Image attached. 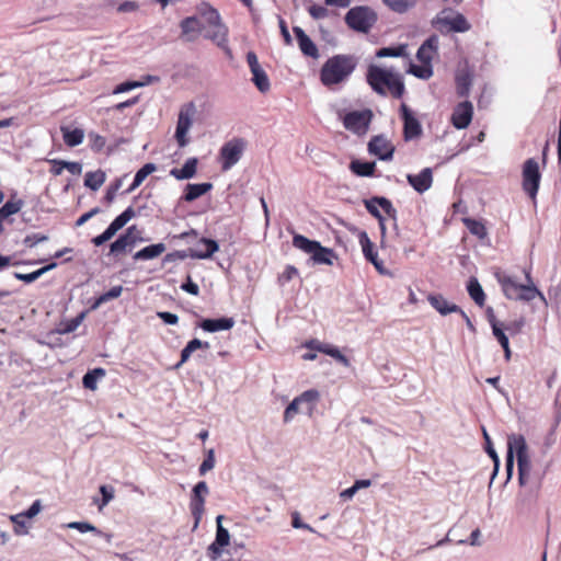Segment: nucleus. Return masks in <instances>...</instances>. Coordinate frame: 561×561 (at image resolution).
<instances>
[{"label":"nucleus","instance_id":"393cba45","mask_svg":"<svg viewBox=\"0 0 561 561\" xmlns=\"http://www.w3.org/2000/svg\"><path fill=\"white\" fill-rule=\"evenodd\" d=\"M18 194L14 192L11 194L10 199L7 201L1 207H0V222L11 215L18 214L22 207L24 206V201L21 198H16Z\"/></svg>","mask_w":561,"mask_h":561},{"label":"nucleus","instance_id":"39448f33","mask_svg":"<svg viewBox=\"0 0 561 561\" xmlns=\"http://www.w3.org/2000/svg\"><path fill=\"white\" fill-rule=\"evenodd\" d=\"M344 21L351 30L367 34L377 23L378 15L376 11L368 5H356L346 12Z\"/></svg>","mask_w":561,"mask_h":561},{"label":"nucleus","instance_id":"79ce46f5","mask_svg":"<svg viewBox=\"0 0 561 561\" xmlns=\"http://www.w3.org/2000/svg\"><path fill=\"white\" fill-rule=\"evenodd\" d=\"M222 519H224L222 515H218L216 517L217 529H216V536H215L214 541H216V543L218 546L227 547L230 542V534H229V530L222 526V524H221Z\"/></svg>","mask_w":561,"mask_h":561},{"label":"nucleus","instance_id":"f704fd0d","mask_svg":"<svg viewBox=\"0 0 561 561\" xmlns=\"http://www.w3.org/2000/svg\"><path fill=\"white\" fill-rule=\"evenodd\" d=\"M157 170V167L154 163H146L144 164L135 174L131 185L128 187L126 193H130L134 190H136L138 186L141 185V183L146 180L148 175H150L152 172Z\"/></svg>","mask_w":561,"mask_h":561},{"label":"nucleus","instance_id":"72a5a7b5","mask_svg":"<svg viewBox=\"0 0 561 561\" xmlns=\"http://www.w3.org/2000/svg\"><path fill=\"white\" fill-rule=\"evenodd\" d=\"M56 266H57L56 262H50L49 264H47L34 272L27 273V274L15 272L14 277L19 280L26 283V284H30V283H33L36 279H38L45 273L54 270Z\"/></svg>","mask_w":561,"mask_h":561},{"label":"nucleus","instance_id":"4d7b16f0","mask_svg":"<svg viewBox=\"0 0 561 561\" xmlns=\"http://www.w3.org/2000/svg\"><path fill=\"white\" fill-rule=\"evenodd\" d=\"M364 205H365V208L367 209V211L374 217L376 218L378 221H381L383 216L381 214V211L379 210V205L378 203L375 201V196H373L371 198L369 199H365L364 201Z\"/></svg>","mask_w":561,"mask_h":561},{"label":"nucleus","instance_id":"c03bdc74","mask_svg":"<svg viewBox=\"0 0 561 561\" xmlns=\"http://www.w3.org/2000/svg\"><path fill=\"white\" fill-rule=\"evenodd\" d=\"M375 201L378 203L379 207L391 218L393 221L398 219V211L393 207L391 201L385 196H375Z\"/></svg>","mask_w":561,"mask_h":561},{"label":"nucleus","instance_id":"c9c22d12","mask_svg":"<svg viewBox=\"0 0 561 561\" xmlns=\"http://www.w3.org/2000/svg\"><path fill=\"white\" fill-rule=\"evenodd\" d=\"M106 174L102 170L87 172L84 176V186L92 191H98L105 182Z\"/></svg>","mask_w":561,"mask_h":561},{"label":"nucleus","instance_id":"c756f323","mask_svg":"<svg viewBox=\"0 0 561 561\" xmlns=\"http://www.w3.org/2000/svg\"><path fill=\"white\" fill-rule=\"evenodd\" d=\"M136 216V211L131 206L127 207L122 214H119L107 228L115 236L127 222Z\"/></svg>","mask_w":561,"mask_h":561},{"label":"nucleus","instance_id":"f3484780","mask_svg":"<svg viewBox=\"0 0 561 561\" xmlns=\"http://www.w3.org/2000/svg\"><path fill=\"white\" fill-rule=\"evenodd\" d=\"M236 321L231 317H220V318H206L202 319L197 327L204 330L205 332L215 333L219 331H228L233 328Z\"/></svg>","mask_w":561,"mask_h":561},{"label":"nucleus","instance_id":"2eb2a0df","mask_svg":"<svg viewBox=\"0 0 561 561\" xmlns=\"http://www.w3.org/2000/svg\"><path fill=\"white\" fill-rule=\"evenodd\" d=\"M139 231L136 226L128 227L124 233H122L114 242L110 245V254L117 255L128 248L135 247L138 241H141V238H138Z\"/></svg>","mask_w":561,"mask_h":561},{"label":"nucleus","instance_id":"c85d7f7f","mask_svg":"<svg viewBox=\"0 0 561 561\" xmlns=\"http://www.w3.org/2000/svg\"><path fill=\"white\" fill-rule=\"evenodd\" d=\"M301 407L306 409V411L311 414L316 408L317 402L320 399V392L317 389H309L304 391L301 394L296 397Z\"/></svg>","mask_w":561,"mask_h":561},{"label":"nucleus","instance_id":"de8ad7c7","mask_svg":"<svg viewBox=\"0 0 561 561\" xmlns=\"http://www.w3.org/2000/svg\"><path fill=\"white\" fill-rule=\"evenodd\" d=\"M181 30L183 34H188L192 32H201L202 24L201 21L196 16H187L181 21Z\"/></svg>","mask_w":561,"mask_h":561},{"label":"nucleus","instance_id":"1a4fd4ad","mask_svg":"<svg viewBox=\"0 0 561 561\" xmlns=\"http://www.w3.org/2000/svg\"><path fill=\"white\" fill-rule=\"evenodd\" d=\"M373 117V111L369 108L351 111L344 115L343 126L353 134L362 136L368 131Z\"/></svg>","mask_w":561,"mask_h":561},{"label":"nucleus","instance_id":"052dcab7","mask_svg":"<svg viewBox=\"0 0 561 561\" xmlns=\"http://www.w3.org/2000/svg\"><path fill=\"white\" fill-rule=\"evenodd\" d=\"M100 493L102 495L101 502L99 503V510H102L114 499V489L110 485H101Z\"/></svg>","mask_w":561,"mask_h":561},{"label":"nucleus","instance_id":"f8f14e48","mask_svg":"<svg viewBox=\"0 0 561 561\" xmlns=\"http://www.w3.org/2000/svg\"><path fill=\"white\" fill-rule=\"evenodd\" d=\"M400 114L403 121V139L411 141L421 137L423 133L422 125L407 104H401Z\"/></svg>","mask_w":561,"mask_h":561},{"label":"nucleus","instance_id":"bb28decb","mask_svg":"<svg viewBox=\"0 0 561 561\" xmlns=\"http://www.w3.org/2000/svg\"><path fill=\"white\" fill-rule=\"evenodd\" d=\"M350 170L357 176L370 178L375 174L376 162L355 159L351 161Z\"/></svg>","mask_w":561,"mask_h":561},{"label":"nucleus","instance_id":"423d86ee","mask_svg":"<svg viewBox=\"0 0 561 561\" xmlns=\"http://www.w3.org/2000/svg\"><path fill=\"white\" fill-rule=\"evenodd\" d=\"M512 445L517 458L518 483L520 486H525L528 483L531 471V461L528 456V446L525 437L522 434H512Z\"/></svg>","mask_w":561,"mask_h":561},{"label":"nucleus","instance_id":"6e6552de","mask_svg":"<svg viewBox=\"0 0 561 561\" xmlns=\"http://www.w3.org/2000/svg\"><path fill=\"white\" fill-rule=\"evenodd\" d=\"M196 114V106L193 102L184 104L179 113L174 138L180 148L188 145L187 133L193 124Z\"/></svg>","mask_w":561,"mask_h":561},{"label":"nucleus","instance_id":"9b49d317","mask_svg":"<svg viewBox=\"0 0 561 561\" xmlns=\"http://www.w3.org/2000/svg\"><path fill=\"white\" fill-rule=\"evenodd\" d=\"M209 494V488L205 481L197 482L193 489L190 499V511L194 518L193 530H195L205 512L206 496Z\"/></svg>","mask_w":561,"mask_h":561},{"label":"nucleus","instance_id":"37998d69","mask_svg":"<svg viewBox=\"0 0 561 561\" xmlns=\"http://www.w3.org/2000/svg\"><path fill=\"white\" fill-rule=\"evenodd\" d=\"M383 2L397 13H404L415 5V0H383Z\"/></svg>","mask_w":561,"mask_h":561},{"label":"nucleus","instance_id":"5fc2aeb1","mask_svg":"<svg viewBox=\"0 0 561 561\" xmlns=\"http://www.w3.org/2000/svg\"><path fill=\"white\" fill-rule=\"evenodd\" d=\"M10 519L14 523V533L18 536H23L28 533L25 517L22 514L12 515Z\"/></svg>","mask_w":561,"mask_h":561},{"label":"nucleus","instance_id":"5701e85b","mask_svg":"<svg viewBox=\"0 0 561 561\" xmlns=\"http://www.w3.org/2000/svg\"><path fill=\"white\" fill-rule=\"evenodd\" d=\"M437 23L446 25L450 31L463 33L470 30L471 25L463 14L456 13L454 16L437 18Z\"/></svg>","mask_w":561,"mask_h":561},{"label":"nucleus","instance_id":"0eeeda50","mask_svg":"<svg viewBox=\"0 0 561 561\" xmlns=\"http://www.w3.org/2000/svg\"><path fill=\"white\" fill-rule=\"evenodd\" d=\"M522 186L524 192L531 199H536L541 180L539 163L537 162L536 159L529 158L524 162L522 170Z\"/></svg>","mask_w":561,"mask_h":561},{"label":"nucleus","instance_id":"f257e3e1","mask_svg":"<svg viewBox=\"0 0 561 561\" xmlns=\"http://www.w3.org/2000/svg\"><path fill=\"white\" fill-rule=\"evenodd\" d=\"M358 65V58L351 54H337L325 60L320 69V81L327 87L340 84L348 80Z\"/></svg>","mask_w":561,"mask_h":561},{"label":"nucleus","instance_id":"603ef678","mask_svg":"<svg viewBox=\"0 0 561 561\" xmlns=\"http://www.w3.org/2000/svg\"><path fill=\"white\" fill-rule=\"evenodd\" d=\"M88 139L91 149L95 152H100L106 144L105 137L93 131L88 134Z\"/></svg>","mask_w":561,"mask_h":561},{"label":"nucleus","instance_id":"20e7f679","mask_svg":"<svg viewBox=\"0 0 561 561\" xmlns=\"http://www.w3.org/2000/svg\"><path fill=\"white\" fill-rule=\"evenodd\" d=\"M293 245L310 254L314 264L333 265V261L337 259L333 249L325 248L319 241L310 240L299 233L294 234Z\"/></svg>","mask_w":561,"mask_h":561},{"label":"nucleus","instance_id":"58836bf2","mask_svg":"<svg viewBox=\"0 0 561 561\" xmlns=\"http://www.w3.org/2000/svg\"><path fill=\"white\" fill-rule=\"evenodd\" d=\"M407 56V45L400 44L398 46L381 47L376 51V57L388 58V57H403Z\"/></svg>","mask_w":561,"mask_h":561},{"label":"nucleus","instance_id":"aec40b11","mask_svg":"<svg viewBox=\"0 0 561 561\" xmlns=\"http://www.w3.org/2000/svg\"><path fill=\"white\" fill-rule=\"evenodd\" d=\"M198 247H203V249H190V257L197 260H207L210 259L219 250L218 242L214 239L206 237L199 239Z\"/></svg>","mask_w":561,"mask_h":561},{"label":"nucleus","instance_id":"473e14b6","mask_svg":"<svg viewBox=\"0 0 561 561\" xmlns=\"http://www.w3.org/2000/svg\"><path fill=\"white\" fill-rule=\"evenodd\" d=\"M317 351L331 356L344 367L351 366L350 359L344 354H342L336 346L332 344H319Z\"/></svg>","mask_w":561,"mask_h":561},{"label":"nucleus","instance_id":"ea45409f","mask_svg":"<svg viewBox=\"0 0 561 561\" xmlns=\"http://www.w3.org/2000/svg\"><path fill=\"white\" fill-rule=\"evenodd\" d=\"M483 437H484V442H485V453L490 456V458L494 462V470H493V473H492V477H491V482H492L493 479L495 478V476L497 474V471H499L500 458H499V455H497L496 450L493 447L491 437L488 434V432L485 431V428H483Z\"/></svg>","mask_w":561,"mask_h":561},{"label":"nucleus","instance_id":"9d476101","mask_svg":"<svg viewBox=\"0 0 561 561\" xmlns=\"http://www.w3.org/2000/svg\"><path fill=\"white\" fill-rule=\"evenodd\" d=\"M244 149L245 141L242 138H232L225 142L219 151L222 171H228L236 165L240 161Z\"/></svg>","mask_w":561,"mask_h":561},{"label":"nucleus","instance_id":"dca6fc26","mask_svg":"<svg viewBox=\"0 0 561 561\" xmlns=\"http://www.w3.org/2000/svg\"><path fill=\"white\" fill-rule=\"evenodd\" d=\"M472 115H473V106H472L471 102L463 101L455 107V110L451 114V124L457 129L467 128L469 126V124L471 123Z\"/></svg>","mask_w":561,"mask_h":561},{"label":"nucleus","instance_id":"cd10ccee","mask_svg":"<svg viewBox=\"0 0 561 561\" xmlns=\"http://www.w3.org/2000/svg\"><path fill=\"white\" fill-rule=\"evenodd\" d=\"M467 291L470 298L479 306L482 307L485 302V294L476 277H470L467 283Z\"/></svg>","mask_w":561,"mask_h":561},{"label":"nucleus","instance_id":"6ab92c4d","mask_svg":"<svg viewBox=\"0 0 561 561\" xmlns=\"http://www.w3.org/2000/svg\"><path fill=\"white\" fill-rule=\"evenodd\" d=\"M408 183L420 194L431 188L433 172L431 168H424L419 174H408Z\"/></svg>","mask_w":561,"mask_h":561},{"label":"nucleus","instance_id":"f03ea898","mask_svg":"<svg viewBox=\"0 0 561 561\" xmlns=\"http://www.w3.org/2000/svg\"><path fill=\"white\" fill-rule=\"evenodd\" d=\"M494 277L501 285L502 291L507 299L529 302L539 297L542 301H546L543 294L533 283L529 271H525L526 285L519 284L515 277L502 271H496Z\"/></svg>","mask_w":561,"mask_h":561},{"label":"nucleus","instance_id":"49530a36","mask_svg":"<svg viewBox=\"0 0 561 561\" xmlns=\"http://www.w3.org/2000/svg\"><path fill=\"white\" fill-rule=\"evenodd\" d=\"M463 222L467 229L470 231V233L477 236L480 239L486 236V229L482 222L472 218H466Z\"/></svg>","mask_w":561,"mask_h":561},{"label":"nucleus","instance_id":"3c124183","mask_svg":"<svg viewBox=\"0 0 561 561\" xmlns=\"http://www.w3.org/2000/svg\"><path fill=\"white\" fill-rule=\"evenodd\" d=\"M70 529H76L82 534L84 533H93L94 535H101L102 530L98 529L94 525L88 522H71L67 525Z\"/></svg>","mask_w":561,"mask_h":561},{"label":"nucleus","instance_id":"13d9d810","mask_svg":"<svg viewBox=\"0 0 561 561\" xmlns=\"http://www.w3.org/2000/svg\"><path fill=\"white\" fill-rule=\"evenodd\" d=\"M457 83V93L459 96H467L469 92V88L471 84V80L469 76H458L456 78Z\"/></svg>","mask_w":561,"mask_h":561},{"label":"nucleus","instance_id":"6e6d98bb","mask_svg":"<svg viewBox=\"0 0 561 561\" xmlns=\"http://www.w3.org/2000/svg\"><path fill=\"white\" fill-rule=\"evenodd\" d=\"M412 75H414L416 78H420V79H430L433 75V70L431 68V65H423V67H419V66H415V65H411L410 66V70H409Z\"/></svg>","mask_w":561,"mask_h":561},{"label":"nucleus","instance_id":"09e8293b","mask_svg":"<svg viewBox=\"0 0 561 561\" xmlns=\"http://www.w3.org/2000/svg\"><path fill=\"white\" fill-rule=\"evenodd\" d=\"M84 312H81L75 318H71L67 322H65L61 328L58 329V332L60 334H68L78 329V327L81 324L82 320L84 319Z\"/></svg>","mask_w":561,"mask_h":561},{"label":"nucleus","instance_id":"bf43d9fd","mask_svg":"<svg viewBox=\"0 0 561 561\" xmlns=\"http://www.w3.org/2000/svg\"><path fill=\"white\" fill-rule=\"evenodd\" d=\"M299 407H301V404L299 403V401L297 400V398H295L285 409L284 411V422L285 423H289L294 420L295 415L299 412Z\"/></svg>","mask_w":561,"mask_h":561},{"label":"nucleus","instance_id":"69168bd1","mask_svg":"<svg viewBox=\"0 0 561 561\" xmlns=\"http://www.w3.org/2000/svg\"><path fill=\"white\" fill-rule=\"evenodd\" d=\"M144 85H145V83L140 82V81H125V82L116 85L113 93L114 94L124 93V92H128L135 88L144 87Z\"/></svg>","mask_w":561,"mask_h":561},{"label":"nucleus","instance_id":"0e129e2a","mask_svg":"<svg viewBox=\"0 0 561 561\" xmlns=\"http://www.w3.org/2000/svg\"><path fill=\"white\" fill-rule=\"evenodd\" d=\"M48 240V236L46 234H42V233H32V234H27L24 240H23V243L28 247V248H34L36 244L41 243V242H45Z\"/></svg>","mask_w":561,"mask_h":561},{"label":"nucleus","instance_id":"4c0bfd02","mask_svg":"<svg viewBox=\"0 0 561 561\" xmlns=\"http://www.w3.org/2000/svg\"><path fill=\"white\" fill-rule=\"evenodd\" d=\"M198 12L208 25H218L220 23L219 12L208 3H202Z\"/></svg>","mask_w":561,"mask_h":561},{"label":"nucleus","instance_id":"b1692460","mask_svg":"<svg viewBox=\"0 0 561 561\" xmlns=\"http://www.w3.org/2000/svg\"><path fill=\"white\" fill-rule=\"evenodd\" d=\"M197 158H188L182 168H173L170 170V175L176 180H190L195 176L197 171Z\"/></svg>","mask_w":561,"mask_h":561},{"label":"nucleus","instance_id":"a878e982","mask_svg":"<svg viewBox=\"0 0 561 561\" xmlns=\"http://www.w3.org/2000/svg\"><path fill=\"white\" fill-rule=\"evenodd\" d=\"M165 251V244L162 242L153 243L142 248L134 254L136 261H148L160 256Z\"/></svg>","mask_w":561,"mask_h":561},{"label":"nucleus","instance_id":"ddd939ff","mask_svg":"<svg viewBox=\"0 0 561 561\" xmlns=\"http://www.w3.org/2000/svg\"><path fill=\"white\" fill-rule=\"evenodd\" d=\"M368 152L381 161H390L394 154V146L385 135H376L368 142Z\"/></svg>","mask_w":561,"mask_h":561},{"label":"nucleus","instance_id":"a18cd8bd","mask_svg":"<svg viewBox=\"0 0 561 561\" xmlns=\"http://www.w3.org/2000/svg\"><path fill=\"white\" fill-rule=\"evenodd\" d=\"M375 201L378 203L379 207L391 218L393 221L398 219V211L393 207L391 201L385 196H375Z\"/></svg>","mask_w":561,"mask_h":561},{"label":"nucleus","instance_id":"774afa93","mask_svg":"<svg viewBox=\"0 0 561 561\" xmlns=\"http://www.w3.org/2000/svg\"><path fill=\"white\" fill-rule=\"evenodd\" d=\"M224 548L225 546H218L216 543V541H213L208 548H207V557L211 560V561H216L219 557H221L222 552H224Z\"/></svg>","mask_w":561,"mask_h":561},{"label":"nucleus","instance_id":"a19ab883","mask_svg":"<svg viewBox=\"0 0 561 561\" xmlns=\"http://www.w3.org/2000/svg\"><path fill=\"white\" fill-rule=\"evenodd\" d=\"M215 27V31L213 33H209L205 35V37L214 41L217 43L219 47L226 48L228 53H230V49L226 47L227 43V28L225 25L219 23L218 25H213Z\"/></svg>","mask_w":561,"mask_h":561},{"label":"nucleus","instance_id":"4be33fe9","mask_svg":"<svg viewBox=\"0 0 561 561\" xmlns=\"http://www.w3.org/2000/svg\"><path fill=\"white\" fill-rule=\"evenodd\" d=\"M213 188V184L210 182L204 183H188L184 188V193L181 196V201L191 203Z\"/></svg>","mask_w":561,"mask_h":561},{"label":"nucleus","instance_id":"7ed1b4c3","mask_svg":"<svg viewBox=\"0 0 561 561\" xmlns=\"http://www.w3.org/2000/svg\"><path fill=\"white\" fill-rule=\"evenodd\" d=\"M369 87L379 95H386L389 91L393 98H402L405 87L402 77L377 65H369L366 73Z\"/></svg>","mask_w":561,"mask_h":561},{"label":"nucleus","instance_id":"e2e57ef3","mask_svg":"<svg viewBox=\"0 0 561 561\" xmlns=\"http://www.w3.org/2000/svg\"><path fill=\"white\" fill-rule=\"evenodd\" d=\"M308 12L314 20H322L329 16V10L320 4H312L308 8Z\"/></svg>","mask_w":561,"mask_h":561},{"label":"nucleus","instance_id":"680f3d73","mask_svg":"<svg viewBox=\"0 0 561 561\" xmlns=\"http://www.w3.org/2000/svg\"><path fill=\"white\" fill-rule=\"evenodd\" d=\"M298 275V270L294 265H287L284 272L278 276V284L284 286Z\"/></svg>","mask_w":561,"mask_h":561},{"label":"nucleus","instance_id":"2f4dec72","mask_svg":"<svg viewBox=\"0 0 561 561\" xmlns=\"http://www.w3.org/2000/svg\"><path fill=\"white\" fill-rule=\"evenodd\" d=\"M61 133L65 144L69 147L79 146L84 138V131L81 128L70 129L68 127H61Z\"/></svg>","mask_w":561,"mask_h":561},{"label":"nucleus","instance_id":"a211bd4d","mask_svg":"<svg viewBox=\"0 0 561 561\" xmlns=\"http://www.w3.org/2000/svg\"><path fill=\"white\" fill-rule=\"evenodd\" d=\"M293 32L296 36L300 51L307 57H311L313 59L319 58L320 55L318 47L309 37V35H307L306 32L299 26H294Z\"/></svg>","mask_w":561,"mask_h":561},{"label":"nucleus","instance_id":"338daca9","mask_svg":"<svg viewBox=\"0 0 561 561\" xmlns=\"http://www.w3.org/2000/svg\"><path fill=\"white\" fill-rule=\"evenodd\" d=\"M181 289L193 296H197L199 294L198 285L193 282L190 275H187L185 282L182 283Z\"/></svg>","mask_w":561,"mask_h":561},{"label":"nucleus","instance_id":"412c9836","mask_svg":"<svg viewBox=\"0 0 561 561\" xmlns=\"http://www.w3.org/2000/svg\"><path fill=\"white\" fill-rule=\"evenodd\" d=\"M427 300L430 305L442 316H447L449 313H456L460 311V307L450 304L443 295L440 294H431L427 296Z\"/></svg>","mask_w":561,"mask_h":561},{"label":"nucleus","instance_id":"e433bc0d","mask_svg":"<svg viewBox=\"0 0 561 561\" xmlns=\"http://www.w3.org/2000/svg\"><path fill=\"white\" fill-rule=\"evenodd\" d=\"M251 73H252V82L257 88V90L261 93L267 92L271 88V83H270V79H268L265 70L262 67H260L255 70H252Z\"/></svg>","mask_w":561,"mask_h":561},{"label":"nucleus","instance_id":"4468645a","mask_svg":"<svg viewBox=\"0 0 561 561\" xmlns=\"http://www.w3.org/2000/svg\"><path fill=\"white\" fill-rule=\"evenodd\" d=\"M358 241L362 247L364 257L375 266L379 274L389 275L390 273L385 268L383 262L378 259V252L375 250L374 243L370 241L366 231L359 232Z\"/></svg>","mask_w":561,"mask_h":561},{"label":"nucleus","instance_id":"864d4df0","mask_svg":"<svg viewBox=\"0 0 561 561\" xmlns=\"http://www.w3.org/2000/svg\"><path fill=\"white\" fill-rule=\"evenodd\" d=\"M215 467V451L214 449H209L206 454L205 459L201 463L198 468L199 476H205L209 470Z\"/></svg>","mask_w":561,"mask_h":561},{"label":"nucleus","instance_id":"7c9ffc66","mask_svg":"<svg viewBox=\"0 0 561 561\" xmlns=\"http://www.w3.org/2000/svg\"><path fill=\"white\" fill-rule=\"evenodd\" d=\"M106 375V371L102 367H96L88 370L82 377V385L85 389L95 390L98 381Z\"/></svg>","mask_w":561,"mask_h":561},{"label":"nucleus","instance_id":"8fccbe9b","mask_svg":"<svg viewBox=\"0 0 561 561\" xmlns=\"http://www.w3.org/2000/svg\"><path fill=\"white\" fill-rule=\"evenodd\" d=\"M514 457L515 451L514 447L512 445V434L507 437V451H506V459H505V469L507 473V480L511 479L514 470Z\"/></svg>","mask_w":561,"mask_h":561}]
</instances>
